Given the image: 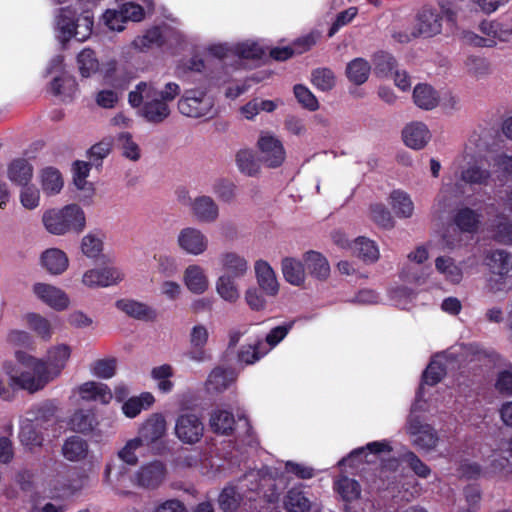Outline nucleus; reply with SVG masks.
Listing matches in <instances>:
<instances>
[{"label":"nucleus","instance_id":"nucleus-1","mask_svg":"<svg viewBox=\"0 0 512 512\" xmlns=\"http://www.w3.org/2000/svg\"><path fill=\"white\" fill-rule=\"evenodd\" d=\"M71 353V347L65 343L50 346L44 357H36L17 350L15 358L23 370H20L13 360L3 361L1 369L8 381L6 383L0 374V398L11 401L15 396L16 389L30 394L43 390L49 383L61 376L70 360Z\"/></svg>","mask_w":512,"mask_h":512},{"label":"nucleus","instance_id":"nucleus-2","mask_svg":"<svg viewBox=\"0 0 512 512\" xmlns=\"http://www.w3.org/2000/svg\"><path fill=\"white\" fill-rule=\"evenodd\" d=\"M181 92L178 83L169 81L158 86L153 81H142L129 92L128 102L133 108H140V115L149 123L158 124L171 114L169 103Z\"/></svg>","mask_w":512,"mask_h":512},{"label":"nucleus","instance_id":"nucleus-3","mask_svg":"<svg viewBox=\"0 0 512 512\" xmlns=\"http://www.w3.org/2000/svg\"><path fill=\"white\" fill-rule=\"evenodd\" d=\"M42 224L48 233L56 236L80 233L86 227V215L79 205L68 204L46 210L42 215Z\"/></svg>","mask_w":512,"mask_h":512},{"label":"nucleus","instance_id":"nucleus-4","mask_svg":"<svg viewBox=\"0 0 512 512\" xmlns=\"http://www.w3.org/2000/svg\"><path fill=\"white\" fill-rule=\"evenodd\" d=\"M268 481L265 477H261L260 471H250L237 485H227L222 489L218 497V504L224 512L236 511L246 500H254V493L264 487V483Z\"/></svg>","mask_w":512,"mask_h":512},{"label":"nucleus","instance_id":"nucleus-5","mask_svg":"<svg viewBox=\"0 0 512 512\" xmlns=\"http://www.w3.org/2000/svg\"><path fill=\"white\" fill-rule=\"evenodd\" d=\"M93 24L94 17L90 11L86 10L76 18L71 8H61L55 20L56 36L62 43L72 38L82 42L92 34Z\"/></svg>","mask_w":512,"mask_h":512},{"label":"nucleus","instance_id":"nucleus-6","mask_svg":"<svg viewBox=\"0 0 512 512\" xmlns=\"http://www.w3.org/2000/svg\"><path fill=\"white\" fill-rule=\"evenodd\" d=\"M456 352L448 351L435 355L423 373L422 384L417 392L412 413L426 410L425 386H433L441 381L447 371L454 366Z\"/></svg>","mask_w":512,"mask_h":512},{"label":"nucleus","instance_id":"nucleus-7","mask_svg":"<svg viewBox=\"0 0 512 512\" xmlns=\"http://www.w3.org/2000/svg\"><path fill=\"white\" fill-rule=\"evenodd\" d=\"M177 109L185 117L211 118L215 112L214 99L203 89H186L177 102Z\"/></svg>","mask_w":512,"mask_h":512},{"label":"nucleus","instance_id":"nucleus-8","mask_svg":"<svg viewBox=\"0 0 512 512\" xmlns=\"http://www.w3.org/2000/svg\"><path fill=\"white\" fill-rule=\"evenodd\" d=\"M256 149L258 161L268 168H277L285 161L286 151L283 143L271 132H260Z\"/></svg>","mask_w":512,"mask_h":512},{"label":"nucleus","instance_id":"nucleus-9","mask_svg":"<svg viewBox=\"0 0 512 512\" xmlns=\"http://www.w3.org/2000/svg\"><path fill=\"white\" fill-rule=\"evenodd\" d=\"M125 279L123 269L117 266L95 267L86 270L81 277L83 286L89 289L119 285Z\"/></svg>","mask_w":512,"mask_h":512},{"label":"nucleus","instance_id":"nucleus-10","mask_svg":"<svg viewBox=\"0 0 512 512\" xmlns=\"http://www.w3.org/2000/svg\"><path fill=\"white\" fill-rule=\"evenodd\" d=\"M482 163V156L467 146L462 162L457 167L460 172V180L467 184H485L490 177V172L482 168Z\"/></svg>","mask_w":512,"mask_h":512},{"label":"nucleus","instance_id":"nucleus-11","mask_svg":"<svg viewBox=\"0 0 512 512\" xmlns=\"http://www.w3.org/2000/svg\"><path fill=\"white\" fill-rule=\"evenodd\" d=\"M176 243L184 254L194 257L205 254L210 246L208 236L201 229L193 226L180 229Z\"/></svg>","mask_w":512,"mask_h":512},{"label":"nucleus","instance_id":"nucleus-12","mask_svg":"<svg viewBox=\"0 0 512 512\" xmlns=\"http://www.w3.org/2000/svg\"><path fill=\"white\" fill-rule=\"evenodd\" d=\"M391 451L392 446L388 440L373 441L364 447L354 449L346 458L340 460L338 465L358 468L359 463L375 462L382 455L389 454Z\"/></svg>","mask_w":512,"mask_h":512},{"label":"nucleus","instance_id":"nucleus-13","mask_svg":"<svg viewBox=\"0 0 512 512\" xmlns=\"http://www.w3.org/2000/svg\"><path fill=\"white\" fill-rule=\"evenodd\" d=\"M175 436L183 444L198 443L204 435V424L201 418L192 412L178 415L174 427Z\"/></svg>","mask_w":512,"mask_h":512},{"label":"nucleus","instance_id":"nucleus-14","mask_svg":"<svg viewBox=\"0 0 512 512\" xmlns=\"http://www.w3.org/2000/svg\"><path fill=\"white\" fill-rule=\"evenodd\" d=\"M406 431L412 444L424 452H430L438 445L439 437L435 429L429 424L421 423L414 415L408 418Z\"/></svg>","mask_w":512,"mask_h":512},{"label":"nucleus","instance_id":"nucleus-15","mask_svg":"<svg viewBox=\"0 0 512 512\" xmlns=\"http://www.w3.org/2000/svg\"><path fill=\"white\" fill-rule=\"evenodd\" d=\"M415 30L417 35L432 37L442 31V17L436 8L423 6L416 18Z\"/></svg>","mask_w":512,"mask_h":512},{"label":"nucleus","instance_id":"nucleus-16","mask_svg":"<svg viewBox=\"0 0 512 512\" xmlns=\"http://www.w3.org/2000/svg\"><path fill=\"white\" fill-rule=\"evenodd\" d=\"M183 283L186 289L194 295H203L210 287L207 270L198 263L186 266L183 271Z\"/></svg>","mask_w":512,"mask_h":512},{"label":"nucleus","instance_id":"nucleus-17","mask_svg":"<svg viewBox=\"0 0 512 512\" xmlns=\"http://www.w3.org/2000/svg\"><path fill=\"white\" fill-rule=\"evenodd\" d=\"M166 474L167 469L165 464L159 460H155L142 465L135 473L134 479L141 487L156 488L163 483Z\"/></svg>","mask_w":512,"mask_h":512},{"label":"nucleus","instance_id":"nucleus-18","mask_svg":"<svg viewBox=\"0 0 512 512\" xmlns=\"http://www.w3.org/2000/svg\"><path fill=\"white\" fill-rule=\"evenodd\" d=\"M36 297L50 308L62 311L68 308L70 299L60 288L47 283H36L33 286Z\"/></svg>","mask_w":512,"mask_h":512},{"label":"nucleus","instance_id":"nucleus-19","mask_svg":"<svg viewBox=\"0 0 512 512\" xmlns=\"http://www.w3.org/2000/svg\"><path fill=\"white\" fill-rule=\"evenodd\" d=\"M432 138L429 127L421 121H412L402 130L404 144L413 150L424 149Z\"/></svg>","mask_w":512,"mask_h":512},{"label":"nucleus","instance_id":"nucleus-20","mask_svg":"<svg viewBox=\"0 0 512 512\" xmlns=\"http://www.w3.org/2000/svg\"><path fill=\"white\" fill-rule=\"evenodd\" d=\"M190 211L200 223H214L218 220L220 209L216 201L208 195H199L191 200Z\"/></svg>","mask_w":512,"mask_h":512},{"label":"nucleus","instance_id":"nucleus-21","mask_svg":"<svg viewBox=\"0 0 512 512\" xmlns=\"http://www.w3.org/2000/svg\"><path fill=\"white\" fill-rule=\"evenodd\" d=\"M166 420L160 413L150 415L139 427L137 438L144 444L149 446L166 434Z\"/></svg>","mask_w":512,"mask_h":512},{"label":"nucleus","instance_id":"nucleus-22","mask_svg":"<svg viewBox=\"0 0 512 512\" xmlns=\"http://www.w3.org/2000/svg\"><path fill=\"white\" fill-rule=\"evenodd\" d=\"M208 340V328L204 324L194 325L189 333L190 350L187 352L188 358L197 363L209 360V354L205 350Z\"/></svg>","mask_w":512,"mask_h":512},{"label":"nucleus","instance_id":"nucleus-23","mask_svg":"<svg viewBox=\"0 0 512 512\" xmlns=\"http://www.w3.org/2000/svg\"><path fill=\"white\" fill-rule=\"evenodd\" d=\"M218 264L223 273L237 278L245 277L249 272V262L246 257L236 251L226 250L219 254Z\"/></svg>","mask_w":512,"mask_h":512},{"label":"nucleus","instance_id":"nucleus-24","mask_svg":"<svg viewBox=\"0 0 512 512\" xmlns=\"http://www.w3.org/2000/svg\"><path fill=\"white\" fill-rule=\"evenodd\" d=\"M90 168V164L84 161H76L72 168L73 183L80 192L79 199L84 203H90L95 194L93 183L87 180Z\"/></svg>","mask_w":512,"mask_h":512},{"label":"nucleus","instance_id":"nucleus-25","mask_svg":"<svg viewBox=\"0 0 512 512\" xmlns=\"http://www.w3.org/2000/svg\"><path fill=\"white\" fill-rule=\"evenodd\" d=\"M254 270L257 283L262 292L267 296H276L280 285L271 265L267 261L259 259L254 264Z\"/></svg>","mask_w":512,"mask_h":512},{"label":"nucleus","instance_id":"nucleus-26","mask_svg":"<svg viewBox=\"0 0 512 512\" xmlns=\"http://www.w3.org/2000/svg\"><path fill=\"white\" fill-rule=\"evenodd\" d=\"M115 307L125 315L137 320L153 321L157 317V312L154 308L135 299H119L115 302Z\"/></svg>","mask_w":512,"mask_h":512},{"label":"nucleus","instance_id":"nucleus-27","mask_svg":"<svg viewBox=\"0 0 512 512\" xmlns=\"http://www.w3.org/2000/svg\"><path fill=\"white\" fill-rule=\"evenodd\" d=\"M75 392L84 401H95L101 404H109L113 398L110 388L101 382L88 381L78 386Z\"/></svg>","mask_w":512,"mask_h":512},{"label":"nucleus","instance_id":"nucleus-28","mask_svg":"<svg viewBox=\"0 0 512 512\" xmlns=\"http://www.w3.org/2000/svg\"><path fill=\"white\" fill-rule=\"evenodd\" d=\"M261 477H265L268 481L263 482L264 485L270 484L272 478H282L284 473H291L301 479H309L314 476V470L311 467L303 464L287 461L284 464H279V467H275L274 470H259Z\"/></svg>","mask_w":512,"mask_h":512},{"label":"nucleus","instance_id":"nucleus-29","mask_svg":"<svg viewBox=\"0 0 512 512\" xmlns=\"http://www.w3.org/2000/svg\"><path fill=\"white\" fill-rule=\"evenodd\" d=\"M239 279L228 274L218 275L215 280V292L219 298L229 304L237 303L241 298Z\"/></svg>","mask_w":512,"mask_h":512},{"label":"nucleus","instance_id":"nucleus-30","mask_svg":"<svg viewBox=\"0 0 512 512\" xmlns=\"http://www.w3.org/2000/svg\"><path fill=\"white\" fill-rule=\"evenodd\" d=\"M479 31L482 35L474 32H466L465 41L478 47L492 48L496 46L497 21L484 20L479 24Z\"/></svg>","mask_w":512,"mask_h":512},{"label":"nucleus","instance_id":"nucleus-31","mask_svg":"<svg viewBox=\"0 0 512 512\" xmlns=\"http://www.w3.org/2000/svg\"><path fill=\"white\" fill-rule=\"evenodd\" d=\"M38 182L42 192L46 196H54L61 192L64 187V178L62 173L55 167L47 166L38 173Z\"/></svg>","mask_w":512,"mask_h":512},{"label":"nucleus","instance_id":"nucleus-32","mask_svg":"<svg viewBox=\"0 0 512 512\" xmlns=\"http://www.w3.org/2000/svg\"><path fill=\"white\" fill-rule=\"evenodd\" d=\"M436 272L448 283L459 284L463 279V268L461 263L450 256H438L435 261Z\"/></svg>","mask_w":512,"mask_h":512},{"label":"nucleus","instance_id":"nucleus-33","mask_svg":"<svg viewBox=\"0 0 512 512\" xmlns=\"http://www.w3.org/2000/svg\"><path fill=\"white\" fill-rule=\"evenodd\" d=\"M41 266L52 275H60L66 271L69 259L66 253L58 248H49L40 256Z\"/></svg>","mask_w":512,"mask_h":512},{"label":"nucleus","instance_id":"nucleus-34","mask_svg":"<svg viewBox=\"0 0 512 512\" xmlns=\"http://www.w3.org/2000/svg\"><path fill=\"white\" fill-rule=\"evenodd\" d=\"M236 380V373L233 369L215 367L208 375L206 389L211 393H221Z\"/></svg>","mask_w":512,"mask_h":512},{"label":"nucleus","instance_id":"nucleus-35","mask_svg":"<svg viewBox=\"0 0 512 512\" xmlns=\"http://www.w3.org/2000/svg\"><path fill=\"white\" fill-rule=\"evenodd\" d=\"M61 452L67 461L80 462L87 458L89 454V444L82 437L73 435L64 441Z\"/></svg>","mask_w":512,"mask_h":512},{"label":"nucleus","instance_id":"nucleus-36","mask_svg":"<svg viewBox=\"0 0 512 512\" xmlns=\"http://www.w3.org/2000/svg\"><path fill=\"white\" fill-rule=\"evenodd\" d=\"M305 263L294 257H285L281 261L284 279L293 286H302L306 280Z\"/></svg>","mask_w":512,"mask_h":512},{"label":"nucleus","instance_id":"nucleus-37","mask_svg":"<svg viewBox=\"0 0 512 512\" xmlns=\"http://www.w3.org/2000/svg\"><path fill=\"white\" fill-rule=\"evenodd\" d=\"M509 442H501L497 448L484 446L481 449L482 457L489 467L494 470L504 468L510 461L511 452Z\"/></svg>","mask_w":512,"mask_h":512},{"label":"nucleus","instance_id":"nucleus-38","mask_svg":"<svg viewBox=\"0 0 512 512\" xmlns=\"http://www.w3.org/2000/svg\"><path fill=\"white\" fill-rule=\"evenodd\" d=\"M389 204L398 218H411L415 211L410 194L404 190H393L389 195Z\"/></svg>","mask_w":512,"mask_h":512},{"label":"nucleus","instance_id":"nucleus-39","mask_svg":"<svg viewBox=\"0 0 512 512\" xmlns=\"http://www.w3.org/2000/svg\"><path fill=\"white\" fill-rule=\"evenodd\" d=\"M457 192L458 185H454L452 180L443 183L432 206V213L435 217L441 218L443 214L449 211L452 207L453 198L457 196Z\"/></svg>","mask_w":512,"mask_h":512},{"label":"nucleus","instance_id":"nucleus-40","mask_svg":"<svg viewBox=\"0 0 512 512\" xmlns=\"http://www.w3.org/2000/svg\"><path fill=\"white\" fill-rule=\"evenodd\" d=\"M413 101L420 109L432 110L438 106L440 96L432 86L421 83L414 87Z\"/></svg>","mask_w":512,"mask_h":512},{"label":"nucleus","instance_id":"nucleus-41","mask_svg":"<svg viewBox=\"0 0 512 512\" xmlns=\"http://www.w3.org/2000/svg\"><path fill=\"white\" fill-rule=\"evenodd\" d=\"M303 261L309 273L319 279L325 280L330 274V265L327 259L319 252L308 251L303 255Z\"/></svg>","mask_w":512,"mask_h":512},{"label":"nucleus","instance_id":"nucleus-42","mask_svg":"<svg viewBox=\"0 0 512 512\" xmlns=\"http://www.w3.org/2000/svg\"><path fill=\"white\" fill-rule=\"evenodd\" d=\"M55 406L50 402H45L33 406L22 421L33 423L35 426L43 429L46 425L53 422Z\"/></svg>","mask_w":512,"mask_h":512},{"label":"nucleus","instance_id":"nucleus-43","mask_svg":"<svg viewBox=\"0 0 512 512\" xmlns=\"http://www.w3.org/2000/svg\"><path fill=\"white\" fill-rule=\"evenodd\" d=\"M50 89L54 95L60 96L62 100H71L78 91L76 79L68 73L57 75L51 82Z\"/></svg>","mask_w":512,"mask_h":512},{"label":"nucleus","instance_id":"nucleus-44","mask_svg":"<svg viewBox=\"0 0 512 512\" xmlns=\"http://www.w3.org/2000/svg\"><path fill=\"white\" fill-rule=\"evenodd\" d=\"M155 401L150 392H143L138 396H133L123 402L122 413L130 419L137 417L142 411L150 408Z\"/></svg>","mask_w":512,"mask_h":512},{"label":"nucleus","instance_id":"nucleus-45","mask_svg":"<svg viewBox=\"0 0 512 512\" xmlns=\"http://www.w3.org/2000/svg\"><path fill=\"white\" fill-rule=\"evenodd\" d=\"M7 176L17 185H26L33 177V166L26 159H15L8 166Z\"/></svg>","mask_w":512,"mask_h":512},{"label":"nucleus","instance_id":"nucleus-46","mask_svg":"<svg viewBox=\"0 0 512 512\" xmlns=\"http://www.w3.org/2000/svg\"><path fill=\"white\" fill-rule=\"evenodd\" d=\"M105 235L103 232L93 230L83 236L80 243L82 253L90 258L97 259L103 252Z\"/></svg>","mask_w":512,"mask_h":512},{"label":"nucleus","instance_id":"nucleus-47","mask_svg":"<svg viewBox=\"0 0 512 512\" xmlns=\"http://www.w3.org/2000/svg\"><path fill=\"white\" fill-rule=\"evenodd\" d=\"M209 425L215 433L227 435L234 428L235 418L230 411L216 408L210 415Z\"/></svg>","mask_w":512,"mask_h":512},{"label":"nucleus","instance_id":"nucleus-48","mask_svg":"<svg viewBox=\"0 0 512 512\" xmlns=\"http://www.w3.org/2000/svg\"><path fill=\"white\" fill-rule=\"evenodd\" d=\"M352 253L366 263H375L380 257L376 243L366 237H358L353 240Z\"/></svg>","mask_w":512,"mask_h":512},{"label":"nucleus","instance_id":"nucleus-49","mask_svg":"<svg viewBox=\"0 0 512 512\" xmlns=\"http://www.w3.org/2000/svg\"><path fill=\"white\" fill-rule=\"evenodd\" d=\"M68 425L71 430L86 434L95 428L97 422L92 411L79 409L71 415Z\"/></svg>","mask_w":512,"mask_h":512},{"label":"nucleus","instance_id":"nucleus-50","mask_svg":"<svg viewBox=\"0 0 512 512\" xmlns=\"http://www.w3.org/2000/svg\"><path fill=\"white\" fill-rule=\"evenodd\" d=\"M24 322L41 339L48 341L52 338L54 329L51 322L38 313H27L24 315Z\"/></svg>","mask_w":512,"mask_h":512},{"label":"nucleus","instance_id":"nucleus-51","mask_svg":"<svg viewBox=\"0 0 512 512\" xmlns=\"http://www.w3.org/2000/svg\"><path fill=\"white\" fill-rule=\"evenodd\" d=\"M345 72L350 82L362 85L368 80L371 65L364 58H355L347 64Z\"/></svg>","mask_w":512,"mask_h":512},{"label":"nucleus","instance_id":"nucleus-52","mask_svg":"<svg viewBox=\"0 0 512 512\" xmlns=\"http://www.w3.org/2000/svg\"><path fill=\"white\" fill-rule=\"evenodd\" d=\"M116 145L126 159L136 162L141 158V148L131 133H119L116 138Z\"/></svg>","mask_w":512,"mask_h":512},{"label":"nucleus","instance_id":"nucleus-53","mask_svg":"<svg viewBox=\"0 0 512 512\" xmlns=\"http://www.w3.org/2000/svg\"><path fill=\"white\" fill-rule=\"evenodd\" d=\"M76 62L79 73L84 78H89L99 71V61L95 52L89 48L83 49L77 55Z\"/></svg>","mask_w":512,"mask_h":512},{"label":"nucleus","instance_id":"nucleus-54","mask_svg":"<svg viewBox=\"0 0 512 512\" xmlns=\"http://www.w3.org/2000/svg\"><path fill=\"white\" fill-rule=\"evenodd\" d=\"M127 473V464L117 456L107 462L104 470V479L109 485L116 487Z\"/></svg>","mask_w":512,"mask_h":512},{"label":"nucleus","instance_id":"nucleus-55","mask_svg":"<svg viewBox=\"0 0 512 512\" xmlns=\"http://www.w3.org/2000/svg\"><path fill=\"white\" fill-rule=\"evenodd\" d=\"M334 488L346 502H351L359 498L361 488L359 483L347 476H340L334 482Z\"/></svg>","mask_w":512,"mask_h":512},{"label":"nucleus","instance_id":"nucleus-56","mask_svg":"<svg viewBox=\"0 0 512 512\" xmlns=\"http://www.w3.org/2000/svg\"><path fill=\"white\" fill-rule=\"evenodd\" d=\"M19 439L29 449L41 446L43 442L41 428L33 423L21 421Z\"/></svg>","mask_w":512,"mask_h":512},{"label":"nucleus","instance_id":"nucleus-57","mask_svg":"<svg viewBox=\"0 0 512 512\" xmlns=\"http://www.w3.org/2000/svg\"><path fill=\"white\" fill-rule=\"evenodd\" d=\"M494 387L496 391L505 396L512 395V364L503 362L499 365Z\"/></svg>","mask_w":512,"mask_h":512},{"label":"nucleus","instance_id":"nucleus-58","mask_svg":"<svg viewBox=\"0 0 512 512\" xmlns=\"http://www.w3.org/2000/svg\"><path fill=\"white\" fill-rule=\"evenodd\" d=\"M284 506L288 512H307L311 507V502L302 490L293 488L287 492Z\"/></svg>","mask_w":512,"mask_h":512},{"label":"nucleus","instance_id":"nucleus-59","mask_svg":"<svg viewBox=\"0 0 512 512\" xmlns=\"http://www.w3.org/2000/svg\"><path fill=\"white\" fill-rule=\"evenodd\" d=\"M269 353V349L265 347L263 341L255 344L242 346L238 353V360L246 365H251L259 361L262 357Z\"/></svg>","mask_w":512,"mask_h":512},{"label":"nucleus","instance_id":"nucleus-60","mask_svg":"<svg viewBox=\"0 0 512 512\" xmlns=\"http://www.w3.org/2000/svg\"><path fill=\"white\" fill-rule=\"evenodd\" d=\"M489 270L493 276L507 277L510 270V260L507 252L498 250L491 254L488 263Z\"/></svg>","mask_w":512,"mask_h":512},{"label":"nucleus","instance_id":"nucleus-61","mask_svg":"<svg viewBox=\"0 0 512 512\" xmlns=\"http://www.w3.org/2000/svg\"><path fill=\"white\" fill-rule=\"evenodd\" d=\"M456 226L463 232H474L480 222V216L470 208L460 209L454 217Z\"/></svg>","mask_w":512,"mask_h":512},{"label":"nucleus","instance_id":"nucleus-62","mask_svg":"<svg viewBox=\"0 0 512 512\" xmlns=\"http://www.w3.org/2000/svg\"><path fill=\"white\" fill-rule=\"evenodd\" d=\"M173 375V368L169 364H162L151 370L152 379L157 382L158 389L163 393H168L172 390L174 385L170 378Z\"/></svg>","mask_w":512,"mask_h":512},{"label":"nucleus","instance_id":"nucleus-63","mask_svg":"<svg viewBox=\"0 0 512 512\" xmlns=\"http://www.w3.org/2000/svg\"><path fill=\"white\" fill-rule=\"evenodd\" d=\"M236 163L239 170L248 175L254 176L259 172L260 166L250 150H241L236 155Z\"/></svg>","mask_w":512,"mask_h":512},{"label":"nucleus","instance_id":"nucleus-64","mask_svg":"<svg viewBox=\"0 0 512 512\" xmlns=\"http://www.w3.org/2000/svg\"><path fill=\"white\" fill-rule=\"evenodd\" d=\"M389 297L395 306L409 309L415 300V292L407 287L399 286L389 290Z\"/></svg>","mask_w":512,"mask_h":512}]
</instances>
